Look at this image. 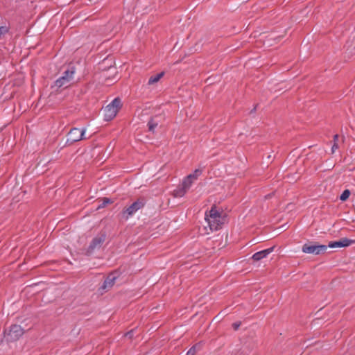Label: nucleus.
I'll return each instance as SVG.
<instances>
[{
	"mask_svg": "<svg viewBox=\"0 0 355 355\" xmlns=\"http://www.w3.org/2000/svg\"><path fill=\"white\" fill-rule=\"evenodd\" d=\"M164 72H161L159 73H157L156 74L155 76H151L149 79H148V85H152V84H154L157 82H158L159 80V79L164 76Z\"/></svg>",
	"mask_w": 355,
	"mask_h": 355,
	"instance_id": "nucleus-17",
	"label": "nucleus"
},
{
	"mask_svg": "<svg viewBox=\"0 0 355 355\" xmlns=\"http://www.w3.org/2000/svg\"><path fill=\"white\" fill-rule=\"evenodd\" d=\"M122 106L123 103L119 97H116L112 100V119L117 115Z\"/></svg>",
	"mask_w": 355,
	"mask_h": 355,
	"instance_id": "nucleus-12",
	"label": "nucleus"
},
{
	"mask_svg": "<svg viewBox=\"0 0 355 355\" xmlns=\"http://www.w3.org/2000/svg\"><path fill=\"white\" fill-rule=\"evenodd\" d=\"M111 285V279L108 276L105 280L104 281L103 285L98 288V293L101 295H103L105 291V289Z\"/></svg>",
	"mask_w": 355,
	"mask_h": 355,
	"instance_id": "nucleus-15",
	"label": "nucleus"
},
{
	"mask_svg": "<svg viewBox=\"0 0 355 355\" xmlns=\"http://www.w3.org/2000/svg\"><path fill=\"white\" fill-rule=\"evenodd\" d=\"M275 248V246H272L268 249L257 252L252 255V259L255 261H260L263 258L266 257L270 253H271L274 250Z\"/></svg>",
	"mask_w": 355,
	"mask_h": 355,
	"instance_id": "nucleus-10",
	"label": "nucleus"
},
{
	"mask_svg": "<svg viewBox=\"0 0 355 355\" xmlns=\"http://www.w3.org/2000/svg\"><path fill=\"white\" fill-rule=\"evenodd\" d=\"M24 334V329L20 325L13 324L10 327L7 334V340L8 341H15L19 339Z\"/></svg>",
	"mask_w": 355,
	"mask_h": 355,
	"instance_id": "nucleus-4",
	"label": "nucleus"
},
{
	"mask_svg": "<svg viewBox=\"0 0 355 355\" xmlns=\"http://www.w3.org/2000/svg\"><path fill=\"white\" fill-rule=\"evenodd\" d=\"M115 79H116V81H117L119 80V78H116V76H112V80H115Z\"/></svg>",
	"mask_w": 355,
	"mask_h": 355,
	"instance_id": "nucleus-30",
	"label": "nucleus"
},
{
	"mask_svg": "<svg viewBox=\"0 0 355 355\" xmlns=\"http://www.w3.org/2000/svg\"><path fill=\"white\" fill-rule=\"evenodd\" d=\"M85 132V128H83L82 130L77 128H71L68 134V137L66 144L71 145L76 141H78L84 139L83 137Z\"/></svg>",
	"mask_w": 355,
	"mask_h": 355,
	"instance_id": "nucleus-3",
	"label": "nucleus"
},
{
	"mask_svg": "<svg viewBox=\"0 0 355 355\" xmlns=\"http://www.w3.org/2000/svg\"><path fill=\"white\" fill-rule=\"evenodd\" d=\"M123 336L128 337L129 339H132L134 336V330L132 329L124 334Z\"/></svg>",
	"mask_w": 355,
	"mask_h": 355,
	"instance_id": "nucleus-24",
	"label": "nucleus"
},
{
	"mask_svg": "<svg viewBox=\"0 0 355 355\" xmlns=\"http://www.w3.org/2000/svg\"><path fill=\"white\" fill-rule=\"evenodd\" d=\"M105 234H101L98 236H96L95 238H94L91 242V243L89 245V249L90 250H93L96 248L100 247L105 241Z\"/></svg>",
	"mask_w": 355,
	"mask_h": 355,
	"instance_id": "nucleus-9",
	"label": "nucleus"
},
{
	"mask_svg": "<svg viewBox=\"0 0 355 355\" xmlns=\"http://www.w3.org/2000/svg\"><path fill=\"white\" fill-rule=\"evenodd\" d=\"M125 271V267H120L116 270H112V286L115 284H121L125 282V275H123Z\"/></svg>",
	"mask_w": 355,
	"mask_h": 355,
	"instance_id": "nucleus-5",
	"label": "nucleus"
},
{
	"mask_svg": "<svg viewBox=\"0 0 355 355\" xmlns=\"http://www.w3.org/2000/svg\"><path fill=\"white\" fill-rule=\"evenodd\" d=\"M196 353V345L192 346L187 352L186 355H195Z\"/></svg>",
	"mask_w": 355,
	"mask_h": 355,
	"instance_id": "nucleus-23",
	"label": "nucleus"
},
{
	"mask_svg": "<svg viewBox=\"0 0 355 355\" xmlns=\"http://www.w3.org/2000/svg\"><path fill=\"white\" fill-rule=\"evenodd\" d=\"M75 72V67L69 66L68 69L63 72L62 75L55 81V86L58 88L67 86L73 79Z\"/></svg>",
	"mask_w": 355,
	"mask_h": 355,
	"instance_id": "nucleus-2",
	"label": "nucleus"
},
{
	"mask_svg": "<svg viewBox=\"0 0 355 355\" xmlns=\"http://www.w3.org/2000/svg\"><path fill=\"white\" fill-rule=\"evenodd\" d=\"M202 172L201 169H196L193 173L188 175L189 178H191L192 180H196L202 174Z\"/></svg>",
	"mask_w": 355,
	"mask_h": 355,
	"instance_id": "nucleus-21",
	"label": "nucleus"
},
{
	"mask_svg": "<svg viewBox=\"0 0 355 355\" xmlns=\"http://www.w3.org/2000/svg\"><path fill=\"white\" fill-rule=\"evenodd\" d=\"M144 206V202L143 200H137L134 202L130 206H129L125 211L124 213H126L128 216L132 215L135 212H136L139 209L142 208Z\"/></svg>",
	"mask_w": 355,
	"mask_h": 355,
	"instance_id": "nucleus-8",
	"label": "nucleus"
},
{
	"mask_svg": "<svg viewBox=\"0 0 355 355\" xmlns=\"http://www.w3.org/2000/svg\"><path fill=\"white\" fill-rule=\"evenodd\" d=\"M241 324V322H234L232 326V328L234 329V330L236 331L239 329Z\"/></svg>",
	"mask_w": 355,
	"mask_h": 355,
	"instance_id": "nucleus-25",
	"label": "nucleus"
},
{
	"mask_svg": "<svg viewBox=\"0 0 355 355\" xmlns=\"http://www.w3.org/2000/svg\"><path fill=\"white\" fill-rule=\"evenodd\" d=\"M105 120L107 121H111V103H109L104 107Z\"/></svg>",
	"mask_w": 355,
	"mask_h": 355,
	"instance_id": "nucleus-16",
	"label": "nucleus"
},
{
	"mask_svg": "<svg viewBox=\"0 0 355 355\" xmlns=\"http://www.w3.org/2000/svg\"><path fill=\"white\" fill-rule=\"evenodd\" d=\"M347 47H352L355 49V29L354 31L351 33L349 40L347 42Z\"/></svg>",
	"mask_w": 355,
	"mask_h": 355,
	"instance_id": "nucleus-19",
	"label": "nucleus"
},
{
	"mask_svg": "<svg viewBox=\"0 0 355 355\" xmlns=\"http://www.w3.org/2000/svg\"><path fill=\"white\" fill-rule=\"evenodd\" d=\"M328 246L315 241H308L302 245V251L306 254L320 255L326 253Z\"/></svg>",
	"mask_w": 355,
	"mask_h": 355,
	"instance_id": "nucleus-1",
	"label": "nucleus"
},
{
	"mask_svg": "<svg viewBox=\"0 0 355 355\" xmlns=\"http://www.w3.org/2000/svg\"><path fill=\"white\" fill-rule=\"evenodd\" d=\"M355 243L354 240L349 239L347 238H342L339 241H331L327 245L328 248H343L347 247Z\"/></svg>",
	"mask_w": 355,
	"mask_h": 355,
	"instance_id": "nucleus-7",
	"label": "nucleus"
},
{
	"mask_svg": "<svg viewBox=\"0 0 355 355\" xmlns=\"http://www.w3.org/2000/svg\"><path fill=\"white\" fill-rule=\"evenodd\" d=\"M221 213L219 212L217 209L215 205H214L210 211H209V214H206V218L209 217L208 219L211 218H220V214Z\"/></svg>",
	"mask_w": 355,
	"mask_h": 355,
	"instance_id": "nucleus-13",
	"label": "nucleus"
},
{
	"mask_svg": "<svg viewBox=\"0 0 355 355\" xmlns=\"http://www.w3.org/2000/svg\"><path fill=\"white\" fill-rule=\"evenodd\" d=\"M193 183V180L191 178H189V176H187L183 180L181 186L184 187L187 191L191 187Z\"/></svg>",
	"mask_w": 355,
	"mask_h": 355,
	"instance_id": "nucleus-18",
	"label": "nucleus"
},
{
	"mask_svg": "<svg viewBox=\"0 0 355 355\" xmlns=\"http://www.w3.org/2000/svg\"><path fill=\"white\" fill-rule=\"evenodd\" d=\"M187 190L180 185L176 189H175L173 192V195L175 198L182 197L187 193Z\"/></svg>",
	"mask_w": 355,
	"mask_h": 355,
	"instance_id": "nucleus-14",
	"label": "nucleus"
},
{
	"mask_svg": "<svg viewBox=\"0 0 355 355\" xmlns=\"http://www.w3.org/2000/svg\"><path fill=\"white\" fill-rule=\"evenodd\" d=\"M226 216L225 215L220 214V218L208 219V223L211 230H218L222 227V225L225 223Z\"/></svg>",
	"mask_w": 355,
	"mask_h": 355,
	"instance_id": "nucleus-6",
	"label": "nucleus"
},
{
	"mask_svg": "<svg viewBox=\"0 0 355 355\" xmlns=\"http://www.w3.org/2000/svg\"><path fill=\"white\" fill-rule=\"evenodd\" d=\"M350 193L351 192L349 189L344 190L341 195L340 196V200L342 202L346 201L349 198Z\"/></svg>",
	"mask_w": 355,
	"mask_h": 355,
	"instance_id": "nucleus-20",
	"label": "nucleus"
},
{
	"mask_svg": "<svg viewBox=\"0 0 355 355\" xmlns=\"http://www.w3.org/2000/svg\"><path fill=\"white\" fill-rule=\"evenodd\" d=\"M162 118V116H158V115L151 117L149 121L148 122V130L152 132H154L155 129L160 123V122H161L160 119Z\"/></svg>",
	"mask_w": 355,
	"mask_h": 355,
	"instance_id": "nucleus-11",
	"label": "nucleus"
},
{
	"mask_svg": "<svg viewBox=\"0 0 355 355\" xmlns=\"http://www.w3.org/2000/svg\"><path fill=\"white\" fill-rule=\"evenodd\" d=\"M338 148V144L335 142L331 147L332 152L334 153L336 149Z\"/></svg>",
	"mask_w": 355,
	"mask_h": 355,
	"instance_id": "nucleus-27",
	"label": "nucleus"
},
{
	"mask_svg": "<svg viewBox=\"0 0 355 355\" xmlns=\"http://www.w3.org/2000/svg\"><path fill=\"white\" fill-rule=\"evenodd\" d=\"M338 135H335L334 136V143L336 142V140L338 139Z\"/></svg>",
	"mask_w": 355,
	"mask_h": 355,
	"instance_id": "nucleus-29",
	"label": "nucleus"
},
{
	"mask_svg": "<svg viewBox=\"0 0 355 355\" xmlns=\"http://www.w3.org/2000/svg\"><path fill=\"white\" fill-rule=\"evenodd\" d=\"M110 202H111L110 198H104L102 202L97 206V209L104 207L106 204H108Z\"/></svg>",
	"mask_w": 355,
	"mask_h": 355,
	"instance_id": "nucleus-22",
	"label": "nucleus"
},
{
	"mask_svg": "<svg viewBox=\"0 0 355 355\" xmlns=\"http://www.w3.org/2000/svg\"><path fill=\"white\" fill-rule=\"evenodd\" d=\"M257 105L250 112V114H252V113L255 112V111L257 110Z\"/></svg>",
	"mask_w": 355,
	"mask_h": 355,
	"instance_id": "nucleus-28",
	"label": "nucleus"
},
{
	"mask_svg": "<svg viewBox=\"0 0 355 355\" xmlns=\"http://www.w3.org/2000/svg\"><path fill=\"white\" fill-rule=\"evenodd\" d=\"M8 32V28L5 26H1L0 27V37L1 35H3Z\"/></svg>",
	"mask_w": 355,
	"mask_h": 355,
	"instance_id": "nucleus-26",
	"label": "nucleus"
}]
</instances>
